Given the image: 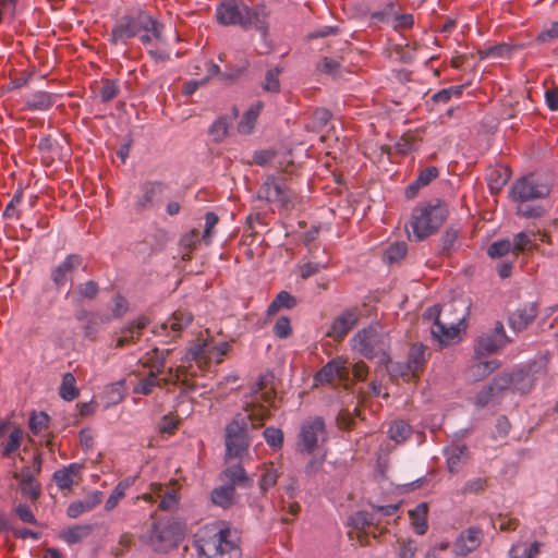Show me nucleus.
<instances>
[{
    "mask_svg": "<svg viewBox=\"0 0 558 558\" xmlns=\"http://www.w3.org/2000/svg\"><path fill=\"white\" fill-rule=\"evenodd\" d=\"M269 416V410L259 404H252L245 409V414L236 415L226 427L227 453H245L253 442V432Z\"/></svg>",
    "mask_w": 558,
    "mask_h": 558,
    "instance_id": "obj_1",
    "label": "nucleus"
},
{
    "mask_svg": "<svg viewBox=\"0 0 558 558\" xmlns=\"http://www.w3.org/2000/svg\"><path fill=\"white\" fill-rule=\"evenodd\" d=\"M270 11L263 3L253 8L244 0H222L216 10L217 21L225 26L240 25L244 29L255 28L264 37L268 33Z\"/></svg>",
    "mask_w": 558,
    "mask_h": 558,
    "instance_id": "obj_2",
    "label": "nucleus"
},
{
    "mask_svg": "<svg viewBox=\"0 0 558 558\" xmlns=\"http://www.w3.org/2000/svg\"><path fill=\"white\" fill-rule=\"evenodd\" d=\"M142 32L151 33L155 39L162 40L163 25L145 11L124 15L113 25L109 41L113 45L126 44Z\"/></svg>",
    "mask_w": 558,
    "mask_h": 558,
    "instance_id": "obj_3",
    "label": "nucleus"
},
{
    "mask_svg": "<svg viewBox=\"0 0 558 558\" xmlns=\"http://www.w3.org/2000/svg\"><path fill=\"white\" fill-rule=\"evenodd\" d=\"M448 215L447 204L439 199L415 207L411 216L412 234L410 236L416 241L428 238L441 227Z\"/></svg>",
    "mask_w": 558,
    "mask_h": 558,
    "instance_id": "obj_4",
    "label": "nucleus"
},
{
    "mask_svg": "<svg viewBox=\"0 0 558 558\" xmlns=\"http://www.w3.org/2000/svg\"><path fill=\"white\" fill-rule=\"evenodd\" d=\"M461 307L460 314L454 319L447 317L448 312L453 310V304H445L441 307L434 305L424 312L423 319L433 322L430 333L440 344L450 343L459 335L466 316V307L462 304Z\"/></svg>",
    "mask_w": 558,
    "mask_h": 558,
    "instance_id": "obj_5",
    "label": "nucleus"
},
{
    "mask_svg": "<svg viewBox=\"0 0 558 558\" xmlns=\"http://www.w3.org/2000/svg\"><path fill=\"white\" fill-rule=\"evenodd\" d=\"M389 345L388 335L379 327L373 325L360 330L351 339V347L354 351L368 360L378 357L383 364L389 362Z\"/></svg>",
    "mask_w": 558,
    "mask_h": 558,
    "instance_id": "obj_6",
    "label": "nucleus"
},
{
    "mask_svg": "<svg viewBox=\"0 0 558 558\" xmlns=\"http://www.w3.org/2000/svg\"><path fill=\"white\" fill-rule=\"evenodd\" d=\"M225 485L215 487L210 493V500L215 506L228 509L234 504L235 486L250 487L251 480L240 464L231 465L220 473Z\"/></svg>",
    "mask_w": 558,
    "mask_h": 558,
    "instance_id": "obj_7",
    "label": "nucleus"
},
{
    "mask_svg": "<svg viewBox=\"0 0 558 558\" xmlns=\"http://www.w3.org/2000/svg\"><path fill=\"white\" fill-rule=\"evenodd\" d=\"M183 533L177 522H154L150 529L141 535L140 539L151 546L156 553H168L177 547L182 539Z\"/></svg>",
    "mask_w": 558,
    "mask_h": 558,
    "instance_id": "obj_8",
    "label": "nucleus"
},
{
    "mask_svg": "<svg viewBox=\"0 0 558 558\" xmlns=\"http://www.w3.org/2000/svg\"><path fill=\"white\" fill-rule=\"evenodd\" d=\"M50 417L46 412L33 411L28 418L29 434L26 437L24 451L31 450L28 444L41 453L43 448H47L50 453L56 451L54 437L50 436L49 430Z\"/></svg>",
    "mask_w": 558,
    "mask_h": 558,
    "instance_id": "obj_9",
    "label": "nucleus"
},
{
    "mask_svg": "<svg viewBox=\"0 0 558 558\" xmlns=\"http://www.w3.org/2000/svg\"><path fill=\"white\" fill-rule=\"evenodd\" d=\"M328 439L325 421L320 416L305 420L300 427L296 447L300 451L314 452L323 449Z\"/></svg>",
    "mask_w": 558,
    "mask_h": 558,
    "instance_id": "obj_10",
    "label": "nucleus"
},
{
    "mask_svg": "<svg viewBox=\"0 0 558 558\" xmlns=\"http://www.w3.org/2000/svg\"><path fill=\"white\" fill-rule=\"evenodd\" d=\"M231 344L229 342L216 343L213 339L198 340L196 344L191 347L186 353L184 361H194L199 367L208 365L210 362L221 363L223 356L229 353Z\"/></svg>",
    "mask_w": 558,
    "mask_h": 558,
    "instance_id": "obj_11",
    "label": "nucleus"
},
{
    "mask_svg": "<svg viewBox=\"0 0 558 558\" xmlns=\"http://www.w3.org/2000/svg\"><path fill=\"white\" fill-rule=\"evenodd\" d=\"M199 555L207 558H240L241 549L231 538L229 527L220 529L210 539L199 547Z\"/></svg>",
    "mask_w": 558,
    "mask_h": 558,
    "instance_id": "obj_12",
    "label": "nucleus"
},
{
    "mask_svg": "<svg viewBox=\"0 0 558 558\" xmlns=\"http://www.w3.org/2000/svg\"><path fill=\"white\" fill-rule=\"evenodd\" d=\"M549 193V186L533 174L519 179L511 190L512 199L518 203L545 198Z\"/></svg>",
    "mask_w": 558,
    "mask_h": 558,
    "instance_id": "obj_13",
    "label": "nucleus"
},
{
    "mask_svg": "<svg viewBox=\"0 0 558 558\" xmlns=\"http://www.w3.org/2000/svg\"><path fill=\"white\" fill-rule=\"evenodd\" d=\"M258 197L289 208L293 205L294 193L281 179L268 178L258 190Z\"/></svg>",
    "mask_w": 558,
    "mask_h": 558,
    "instance_id": "obj_14",
    "label": "nucleus"
},
{
    "mask_svg": "<svg viewBox=\"0 0 558 558\" xmlns=\"http://www.w3.org/2000/svg\"><path fill=\"white\" fill-rule=\"evenodd\" d=\"M508 341L504 325L497 322L493 330L478 337L475 352L478 356L494 354L504 348Z\"/></svg>",
    "mask_w": 558,
    "mask_h": 558,
    "instance_id": "obj_15",
    "label": "nucleus"
},
{
    "mask_svg": "<svg viewBox=\"0 0 558 558\" xmlns=\"http://www.w3.org/2000/svg\"><path fill=\"white\" fill-rule=\"evenodd\" d=\"M26 440L24 430L14 422L0 420V447L2 453L16 452Z\"/></svg>",
    "mask_w": 558,
    "mask_h": 558,
    "instance_id": "obj_16",
    "label": "nucleus"
},
{
    "mask_svg": "<svg viewBox=\"0 0 558 558\" xmlns=\"http://www.w3.org/2000/svg\"><path fill=\"white\" fill-rule=\"evenodd\" d=\"M426 347L416 343L413 344L409 352V359L407 365L397 364L396 366H392V372L395 374H399L401 377L405 378L407 380L411 378H415L418 376L420 371L423 368L425 362H426Z\"/></svg>",
    "mask_w": 558,
    "mask_h": 558,
    "instance_id": "obj_17",
    "label": "nucleus"
},
{
    "mask_svg": "<svg viewBox=\"0 0 558 558\" xmlns=\"http://www.w3.org/2000/svg\"><path fill=\"white\" fill-rule=\"evenodd\" d=\"M511 378L508 376H497L494 380L484 389H482L475 396V405L478 408H484L488 405L490 402L496 400L500 393L510 388Z\"/></svg>",
    "mask_w": 558,
    "mask_h": 558,
    "instance_id": "obj_18",
    "label": "nucleus"
},
{
    "mask_svg": "<svg viewBox=\"0 0 558 558\" xmlns=\"http://www.w3.org/2000/svg\"><path fill=\"white\" fill-rule=\"evenodd\" d=\"M350 371L345 361L340 359L327 363L316 375L317 384H329L335 380H344L349 377Z\"/></svg>",
    "mask_w": 558,
    "mask_h": 558,
    "instance_id": "obj_19",
    "label": "nucleus"
},
{
    "mask_svg": "<svg viewBox=\"0 0 558 558\" xmlns=\"http://www.w3.org/2000/svg\"><path fill=\"white\" fill-rule=\"evenodd\" d=\"M360 313L356 308L347 310L332 323L328 336L341 340L357 323Z\"/></svg>",
    "mask_w": 558,
    "mask_h": 558,
    "instance_id": "obj_20",
    "label": "nucleus"
},
{
    "mask_svg": "<svg viewBox=\"0 0 558 558\" xmlns=\"http://www.w3.org/2000/svg\"><path fill=\"white\" fill-rule=\"evenodd\" d=\"M82 257L77 254H70L65 259L56 266L51 271V279L57 288H61L68 281L70 275L81 266Z\"/></svg>",
    "mask_w": 558,
    "mask_h": 558,
    "instance_id": "obj_21",
    "label": "nucleus"
},
{
    "mask_svg": "<svg viewBox=\"0 0 558 558\" xmlns=\"http://www.w3.org/2000/svg\"><path fill=\"white\" fill-rule=\"evenodd\" d=\"M56 98L51 93L36 90L24 95L23 108L28 111H46L54 105Z\"/></svg>",
    "mask_w": 558,
    "mask_h": 558,
    "instance_id": "obj_22",
    "label": "nucleus"
},
{
    "mask_svg": "<svg viewBox=\"0 0 558 558\" xmlns=\"http://www.w3.org/2000/svg\"><path fill=\"white\" fill-rule=\"evenodd\" d=\"M193 315L189 312L177 311L161 324L160 329L167 332L171 339H175L180 336L181 331L191 325Z\"/></svg>",
    "mask_w": 558,
    "mask_h": 558,
    "instance_id": "obj_23",
    "label": "nucleus"
},
{
    "mask_svg": "<svg viewBox=\"0 0 558 558\" xmlns=\"http://www.w3.org/2000/svg\"><path fill=\"white\" fill-rule=\"evenodd\" d=\"M536 316V303H526L510 315L509 323L513 330L521 331L525 329Z\"/></svg>",
    "mask_w": 558,
    "mask_h": 558,
    "instance_id": "obj_24",
    "label": "nucleus"
},
{
    "mask_svg": "<svg viewBox=\"0 0 558 558\" xmlns=\"http://www.w3.org/2000/svg\"><path fill=\"white\" fill-rule=\"evenodd\" d=\"M162 191L163 186L160 183H145L142 187V193L136 197V208L143 210L153 207L160 199Z\"/></svg>",
    "mask_w": 558,
    "mask_h": 558,
    "instance_id": "obj_25",
    "label": "nucleus"
},
{
    "mask_svg": "<svg viewBox=\"0 0 558 558\" xmlns=\"http://www.w3.org/2000/svg\"><path fill=\"white\" fill-rule=\"evenodd\" d=\"M21 462L24 463L20 472H14L13 477L19 480L21 484H29L34 482L36 476L41 472V456H33L31 462L25 460L24 456H20Z\"/></svg>",
    "mask_w": 558,
    "mask_h": 558,
    "instance_id": "obj_26",
    "label": "nucleus"
},
{
    "mask_svg": "<svg viewBox=\"0 0 558 558\" xmlns=\"http://www.w3.org/2000/svg\"><path fill=\"white\" fill-rule=\"evenodd\" d=\"M101 499L102 493L95 490L85 499L71 502L66 509V514L72 519L78 518L82 513L93 510L101 502Z\"/></svg>",
    "mask_w": 558,
    "mask_h": 558,
    "instance_id": "obj_27",
    "label": "nucleus"
},
{
    "mask_svg": "<svg viewBox=\"0 0 558 558\" xmlns=\"http://www.w3.org/2000/svg\"><path fill=\"white\" fill-rule=\"evenodd\" d=\"M146 317H138L128 327L121 330V336L117 339L116 348H123L129 343H134L140 339L142 330L148 325Z\"/></svg>",
    "mask_w": 558,
    "mask_h": 558,
    "instance_id": "obj_28",
    "label": "nucleus"
},
{
    "mask_svg": "<svg viewBox=\"0 0 558 558\" xmlns=\"http://www.w3.org/2000/svg\"><path fill=\"white\" fill-rule=\"evenodd\" d=\"M82 470L80 463H71L60 470L54 471L52 478L61 489H70L74 484V477L78 476Z\"/></svg>",
    "mask_w": 558,
    "mask_h": 558,
    "instance_id": "obj_29",
    "label": "nucleus"
},
{
    "mask_svg": "<svg viewBox=\"0 0 558 558\" xmlns=\"http://www.w3.org/2000/svg\"><path fill=\"white\" fill-rule=\"evenodd\" d=\"M536 233L533 231H522L514 234L511 241L512 258L515 259L521 253L532 251L537 247L535 243Z\"/></svg>",
    "mask_w": 558,
    "mask_h": 558,
    "instance_id": "obj_30",
    "label": "nucleus"
},
{
    "mask_svg": "<svg viewBox=\"0 0 558 558\" xmlns=\"http://www.w3.org/2000/svg\"><path fill=\"white\" fill-rule=\"evenodd\" d=\"M427 502H421L414 509L409 510V517L411 519L412 525L414 527L415 533L418 535H424L427 532Z\"/></svg>",
    "mask_w": 558,
    "mask_h": 558,
    "instance_id": "obj_31",
    "label": "nucleus"
},
{
    "mask_svg": "<svg viewBox=\"0 0 558 558\" xmlns=\"http://www.w3.org/2000/svg\"><path fill=\"white\" fill-rule=\"evenodd\" d=\"M502 376L511 378L510 387L522 395L527 393L533 387V379L529 372L515 371L511 374H504Z\"/></svg>",
    "mask_w": 558,
    "mask_h": 558,
    "instance_id": "obj_32",
    "label": "nucleus"
},
{
    "mask_svg": "<svg viewBox=\"0 0 558 558\" xmlns=\"http://www.w3.org/2000/svg\"><path fill=\"white\" fill-rule=\"evenodd\" d=\"M481 531L478 529L470 527L462 532L461 538L458 542V549L461 555H465L475 549L480 544Z\"/></svg>",
    "mask_w": 558,
    "mask_h": 558,
    "instance_id": "obj_33",
    "label": "nucleus"
},
{
    "mask_svg": "<svg viewBox=\"0 0 558 558\" xmlns=\"http://www.w3.org/2000/svg\"><path fill=\"white\" fill-rule=\"evenodd\" d=\"M93 530L90 524L73 525L60 533V538L69 545L80 543L84 537L88 536Z\"/></svg>",
    "mask_w": 558,
    "mask_h": 558,
    "instance_id": "obj_34",
    "label": "nucleus"
},
{
    "mask_svg": "<svg viewBox=\"0 0 558 558\" xmlns=\"http://www.w3.org/2000/svg\"><path fill=\"white\" fill-rule=\"evenodd\" d=\"M499 366L496 360L477 362L468 369V377L474 381H478L492 374Z\"/></svg>",
    "mask_w": 558,
    "mask_h": 558,
    "instance_id": "obj_35",
    "label": "nucleus"
},
{
    "mask_svg": "<svg viewBox=\"0 0 558 558\" xmlns=\"http://www.w3.org/2000/svg\"><path fill=\"white\" fill-rule=\"evenodd\" d=\"M157 373L155 371H149V373L141 377L136 384L133 386V392L135 395H150L155 387L160 386V380L158 379Z\"/></svg>",
    "mask_w": 558,
    "mask_h": 558,
    "instance_id": "obj_36",
    "label": "nucleus"
},
{
    "mask_svg": "<svg viewBox=\"0 0 558 558\" xmlns=\"http://www.w3.org/2000/svg\"><path fill=\"white\" fill-rule=\"evenodd\" d=\"M165 354L159 349L155 348L151 351L147 352L144 357L141 359L143 366L150 368V371H155L157 375L162 373L165 367Z\"/></svg>",
    "mask_w": 558,
    "mask_h": 558,
    "instance_id": "obj_37",
    "label": "nucleus"
},
{
    "mask_svg": "<svg viewBox=\"0 0 558 558\" xmlns=\"http://www.w3.org/2000/svg\"><path fill=\"white\" fill-rule=\"evenodd\" d=\"M296 305V299L287 291L279 292L268 306L267 314L275 315L281 308L291 310Z\"/></svg>",
    "mask_w": 558,
    "mask_h": 558,
    "instance_id": "obj_38",
    "label": "nucleus"
},
{
    "mask_svg": "<svg viewBox=\"0 0 558 558\" xmlns=\"http://www.w3.org/2000/svg\"><path fill=\"white\" fill-rule=\"evenodd\" d=\"M75 383L76 380L72 373H65L62 376L59 395L63 400L72 401L78 397L80 391L76 388Z\"/></svg>",
    "mask_w": 558,
    "mask_h": 558,
    "instance_id": "obj_39",
    "label": "nucleus"
},
{
    "mask_svg": "<svg viewBox=\"0 0 558 558\" xmlns=\"http://www.w3.org/2000/svg\"><path fill=\"white\" fill-rule=\"evenodd\" d=\"M133 478H125L119 482L105 504V509L107 511H111L118 506L119 501L125 496L126 489L133 484Z\"/></svg>",
    "mask_w": 558,
    "mask_h": 558,
    "instance_id": "obj_40",
    "label": "nucleus"
},
{
    "mask_svg": "<svg viewBox=\"0 0 558 558\" xmlns=\"http://www.w3.org/2000/svg\"><path fill=\"white\" fill-rule=\"evenodd\" d=\"M459 231L453 228H447L440 239V254L442 256H450L457 248Z\"/></svg>",
    "mask_w": 558,
    "mask_h": 558,
    "instance_id": "obj_41",
    "label": "nucleus"
},
{
    "mask_svg": "<svg viewBox=\"0 0 558 558\" xmlns=\"http://www.w3.org/2000/svg\"><path fill=\"white\" fill-rule=\"evenodd\" d=\"M283 69L279 65L269 69L265 73V77L262 84V88L265 92L269 93H279L280 92V81L279 76L282 73Z\"/></svg>",
    "mask_w": 558,
    "mask_h": 558,
    "instance_id": "obj_42",
    "label": "nucleus"
},
{
    "mask_svg": "<svg viewBox=\"0 0 558 558\" xmlns=\"http://www.w3.org/2000/svg\"><path fill=\"white\" fill-rule=\"evenodd\" d=\"M330 118L331 113L327 109L318 108L313 112L307 128L314 132H320L327 126Z\"/></svg>",
    "mask_w": 558,
    "mask_h": 558,
    "instance_id": "obj_43",
    "label": "nucleus"
},
{
    "mask_svg": "<svg viewBox=\"0 0 558 558\" xmlns=\"http://www.w3.org/2000/svg\"><path fill=\"white\" fill-rule=\"evenodd\" d=\"M518 46L501 43L490 46L482 52V58H510Z\"/></svg>",
    "mask_w": 558,
    "mask_h": 558,
    "instance_id": "obj_44",
    "label": "nucleus"
},
{
    "mask_svg": "<svg viewBox=\"0 0 558 558\" xmlns=\"http://www.w3.org/2000/svg\"><path fill=\"white\" fill-rule=\"evenodd\" d=\"M374 524V515L365 510H359L348 518V525L354 530H364Z\"/></svg>",
    "mask_w": 558,
    "mask_h": 558,
    "instance_id": "obj_45",
    "label": "nucleus"
},
{
    "mask_svg": "<svg viewBox=\"0 0 558 558\" xmlns=\"http://www.w3.org/2000/svg\"><path fill=\"white\" fill-rule=\"evenodd\" d=\"M411 434V427L404 421L393 422L389 427V436L396 442L404 441Z\"/></svg>",
    "mask_w": 558,
    "mask_h": 558,
    "instance_id": "obj_46",
    "label": "nucleus"
},
{
    "mask_svg": "<svg viewBox=\"0 0 558 558\" xmlns=\"http://www.w3.org/2000/svg\"><path fill=\"white\" fill-rule=\"evenodd\" d=\"M512 245L510 240H499L493 242L487 248V255L492 258H500L507 254L512 255Z\"/></svg>",
    "mask_w": 558,
    "mask_h": 558,
    "instance_id": "obj_47",
    "label": "nucleus"
},
{
    "mask_svg": "<svg viewBox=\"0 0 558 558\" xmlns=\"http://www.w3.org/2000/svg\"><path fill=\"white\" fill-rule=\"evenodd\" d=\"M119 92V85L111 80H107L100 86L98 97L100 98L101 102L106 104L114 99L118 96Z\"/></svg>",
    "mask_w": 558,
    "mask_h": 558,
    "instance_id": "obj_48",
    "label": "nucleus"
},
{
    "mask_svg": "<svg viewBox=\"0 0 558 558\" xmlns=\"http://www.w3.org/2000/svg\"><path fill=\"white\" fill-rule=\"evenodd\" d=\"M230 122L227 117H221L210 128V134L215 142H221L228 134Z\"/></svg>",
    "mask_w": 558,
    "mask_h": 558,
    "instance_id": "obj_49",
    "label": "nucleus"
},
{
    "mask_svg": "<svg viewBox=\"0 0 558 558\" xmlns=\"http://www.w3.org/2000/svg\"><path fill=\"white\" fill-rule=\"evenodd\" d=\"M264 438L267 444L274 449L278 450L283 444V433L280 428L268 427L263 432Z\"/></svg>",
    "mask_w": 558,
    "mask_h": 558,
    "instance_id": "obj_50",
    "label": "nucleus"
},
{
    "mask_svg": "<svg viewBox=\"0 0 558 558\" xmlns=\"http://www.w3.org/2000/svg\"><path fill=\"white\" fill-rule=\"evenodd\" d=\"M408 252V246L405 242H396L391 244L386 251V258L390 263H396L402 259Z\"/></svg>",
    "mask_w": 558,
    "mask_h": 558,
    "instance_id": "obj_51",
    "label": "nucleus"
},
{
    "mask_svg": "<svg viewBox=\"0 0 558 558\" xmlns=\"http://www.w3.org/2000/svg\"><path fill=\"white\" fill-rule=\"evenodd\" d=\"M179 504V494L174 489H166L161 496L159 509L169 511L173 510Z\"/></svg>",
    "mask_w": 558,
    "mask_h": 558,
    "instance_id": "obj_52",
    "label": "nucleus"
},
{
    "mask_svg": "<svg viewBox=\"0 0 558 558\" xmlns=\"http://www.w3.org/2000/svg\"><path fill=\"white\" fill-rule=\"evenodd\" d=\"M292 332L290 319L287 316H281L277 319L274 326V333L280 339L288 338Z\"/></svg>",
    "mask_w": 558,
    "mask_h": 558,
    "instance_id": "obj_53",
    "label": "nucleus"
},
{
    "mask_svg": "<svg viewBox=\"0 0 558 558\" xmlns=\"http://www.w3.org/2000/svg\"><path fill=\"white\" fill-rule=\"evenodd\" d=\"M389 456H377L374 477L378 483L388 480L387 470L389 468Z\"/></svg>",
    "mask_w": 558,
    "mask_h": 558,
    "instance_id": "obj_54",
    "label": "nucleus"
},
{
    "mask_svg": "<svg viewBox=\"0 0 558 558\" xmlns=\"http://www.w3.org/2000/svg\"><path fill=\"white\" fill-rule=\"evenodd\" d=\"M541 206H530L526 203H519L517 214L524 218H538L543 215Z\"/></svg>",
    "mask_w": 558,
    "mask_h": 558,
    "instance_id": "obj_55",
    "label": "nucleus"
},
{
    "mask_svg": "<svg viewBox=\"0 0 558 558\" xmlns=\"http://www.w3.org/2000/svg\"><path fill=\"white\" fill-rule=\"evenodd\" d=\"M218 221L219 218L215 213L208 211L205 215V229L203 233V240L206 243H210L213 236V229L217 226Z\"/></svg>",
    "mask_w": 558,
    "mask_h": 558,
    "instance_id": "obj_56",
    "label": "nucleus"
},
{
    "mask_svg": "<svg viewBox=\"0 0 558 558\" xmlns=\"http://www.w3.org/2000/svg\"><path fill=\"white\" fill-rule=\"evenodd\" d=\"M510 430V422L509 420L501 415L496 420L495 428L493 430V437L498 439H504Z\"/></svg>",
    "mask_w": 558,
    "mask_h": 558,
    "instance_id": "obj_57",
    "label": "nucleus"
},
{
    "mask_svg": "<svg viewBox=\"0 0 558 558\" xmlns=\"http://www.w3.org/2000/svg\"><path fill=\"white\" fill-rule=\"evenodd\" d=\"M397 146L402 154H408L412 150L417 149L418 141L413 134H405L400 138Z\"/></svg>",
    "mask_w": 558,
    "mask_h": 558,
    "instance_id": "obj_58",
    "label": "nucleus"
},
{
    "mask_svg": "<svg viewBox=\"0 0 558 558\" xmlns=\"http://www.w3.org/2000/svg\"><path fill=\"white\" fill-rule=\"evenodd\" d=\"M14 511L21 521H23L25 523L34 524V525H36L38 523L33 511L31 510V508L27 505L20 504L15 507Z\"/></svg>",
    "mask_w": 558,
    "mask_h": 558,
    "instance_id": "obj_59",
    "label": "nucleus"
},
{
    "mask_svg": "<svg viewBox=\"0 0 558 558\" xmlns=\"http://www.w3.org/2000/svg\"><path fill=\"white\" fill-rule=\"evenodd\" d=\"M327 267L326 264L318 262H308L300 267V274L303 279L310 278L318 274L322 269Z\"/></svg>",
    "mask_w": 558,
    "mask_h": 558,
    "instance_id": "obj_60",
    "label": "nucleus"
},
{
    "mask_svg": "<svg viewBox=\"0 0 558 558\" xmlns=\"http://www.w3.org/2000/svg\"><path fill=\"white\" fill-rule=\"evenodd\" d=\"M439 174V171L436 167H427L422 170L416 179L421 186L428 185L434 179H436Z\"/></svg>",
    "mask_w": 558,
    "mask_h": 558,
    "instance_id": "obj_61",
    "label": "nucleus"
},
{
    "mask_svg": "<svg viewBox=\"0 0 558 558\" xmlns=\"http://www.w3.org/2000/svg\"><path fill=\"white\" fill-rule=\"evenodd\" d=\"M278 474L275 470L265 471L259 480V487L263 493L267 492L277 483Z\"/></svg>",
    "mask_w": 558,
    "mask_h": 558,
    "instance_id": "obj_62",
    "label": "nucleus"
},
{
    "mask_svg": "<svg viewBox=\"0 0 558 558\" xmlns=\"http://www.w3.org/2000/svg\"><path fill=\"white\" fill-rule=\"evenodd\" d=\"M339 68V62L330 58H324L317 65V69L320 72L329 75H336L338 73Z\"/></svg>",
    "mask_w": 558,
    "mask_h": 558,
    "instance_id": "obj_63",
    "label": "nucleus"
},
{
    "mask_svg": "<svg viewBox=\"0 0 558 558\" xmlns=\"http://www.w3.org/2000/svg\"><path fill=\"white\" fill-rule=\"evenodd\" d=\"M556 39H558V22L553 23L549 28L537 36L539 43H549Z\"/></svg>",
    "mask_w": 558,
    "mask_h": 558,
    "instance_id": "obj_64",
    "label": "nucleus"
}]
</instances>
